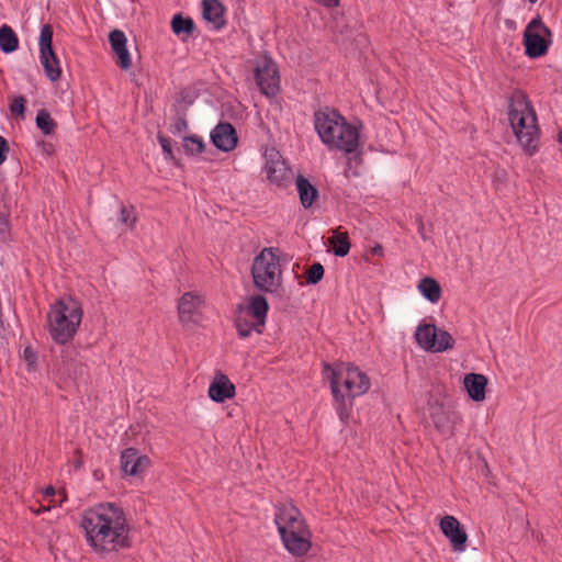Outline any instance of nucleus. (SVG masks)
Wrapping results in <instances>:
<instances>
[{
    "instance_id": "obj_7",
    "label": "nucleus",
    "mask_w": 562,
    "mask_h": 562,
    "mask_svg": "<svg viewBox=\"0 0 562 562\" xmlns=\"http://www.w3.org/2000/svg\"><path fill=\"white\" fill-rule=\"evenodd\" d=\"M254 79L260 92L267 98L276 97L280 92V74L276 61L262 54L254 60Z\"/></svg>"
},
{
    "instance_id": "obj_35",
    "label": "nucleus",
    "mask_w": 562,
    "mask_h": 562,
    "mask_svg": "<svg viewBox=\"0 0 562 562\" xmlns=\"http://www.w3.org/2000/svg\"><path fill=\"white\" fill-rule=\"evenodd\" d=\"M157 138L162 148L165 158L169 159V160H173L175 156H173V150H172V146H171V140L160 133L157 135Z\"/></svg>"
},
{
    "instance_id": "obj_23",
    "label": "nucleus",
    "mask_w": 562,
    "mask_h": 562,
    "mask_svg": "<svg viewBox=\"0 0 562 562\" xmlns=\"http://www.w3.org/2000/svg\"><path fill=\"white\" fill-rule=\"evenodd\" d=\"M429 416L438 431L446 432L449 429L450 418L443 404L429 402Z\"/></svg>"
},
{
    "instance_id": "obj_38",
    "label": "nucleus",
    "mask_w": 562,
    "mask_h": 562,
    "mask_svg": "<svg viewBox=\"0 0 562 562\" xmlns=\"http://www.w3.org/2000/svg\"><path fill=\"white\" fill-rule=\"evenodd\" d=\"M9 221L5 214L0 213V244L9 239Z\"/></svg>"
},
{
    "instance_id": "obj_11",
    "label": "nucleus",
    "mask_w": 562,
    "mask_h": 562,
    "mask_svg": "<svg viewBox=\"0 0 562 562\" xmlns=\"http://www.w3.org/2000/svg\"><path fill=\"white\" fill-rule=\"evenodd\" d=\"M440 530L449 539L453 551L465 550L468 535L454 516H445L440 521Z\"/></svg>"
},
{
    "instance_id": "obj_8",
    "label": "nucleus",
    "mask_w": 562,
    "mask_h": 562,
    "mask_svg": "<svg viewBox=\"0 0 562 562\" xmlns=\"http://www.w3.org/2000/svg\"><path fill=\"white\" fill-rule=\"evenodd\" d=\"M552 32L538 15L532 19L524 31L525 53L530 58H539L547 54L552 43Z\"/></svg>"
},
{
    "instance_id": "obj_26",
    "label": "nucleus",
    "mask_w": 562,
    "mask_h": 562,
    "mask_svg": "<svg viewBox=\"0 0 562 562\" xmlns=\"http://www.w3.org/2000/svg\"><path fill=\"white\" fill-rule=\"evenodd\" d=\"M19 47V38L11 26L3 24L0 27V49L10 54L18 49Z\"/></svg>"
},
{
    "instance_id": "obj_2",
    "label": "nucleus",
    "mask_w": 562,
    "mask_h": 562,
    "mask_svg": "<svg viewBox=\"0 0 562 562\" xmlns=\"http://www.w3.org/2000/svg\"><path fill=\"white\" fill-rule=\"evenodd\" d=\"M323 373L329 380L336 411L344 422L348 417L346 401L367 393L371 385L370 379L359 368L345 363L334 367L325 363Z\"/></svg>"
},
{
    "instance_id": "obj_44",
    "label": "nucleus",
    "mask_w": 562,
    "mask_h": 562,
    "mask_svg": "<svg viewBox=\"0 0 562 562\" xmlns=\"http://www.w3.org/2000/svg\"><path fill=\"white\" fill-rule=\"evenodd\" d=\"M45 496H54L57 494L56 490L53 486H47L44 491Z\"/></svg>"
},
{
    "instance_id": "obj_42",
    "label": "nucleus",
    "mask_w": 562,
    "mask_h": 562,
    "mask_svg": "<svg viewBox=\"0 0 562 562\" xmlns=\"http://www.w3.org/2000/svg\"><path fill=\"white\" fill-rule=\"evenodd\" d=\"M75 453L78 456V458L74 461V468L76 470H80L83 465L82 451L77 449Z\"/></svg>"
},
{
    "instance_id": "obj_45",
    "label": "nucleus",
    "mask_w": 562,
    "mask_h": 562,
    "mask_svg": "<svg viewBox=\"0 0 562 562\" xmlns=\"http://www.w3.org/2000/svg\"><path fill=\"white\" fill-rule=\"evenodd\" d=\"M58 496L60 497L59 504L61 505L63 502L67 501V495L65 490H59L57 492Z\"/></svg>"
},
{
    "instance_id": "obj_29",
    "label": "nucleus",
    "mask_w": 562,
    "mask_h": 562,
    "mask_svg": "<svg viewBox=\"0 0 562 562\" xmlns=\"http://www.w3.org/2000/svg\"><path fill=\"white\" fill-rule=\"evenodd\" d=\"M53 35L54 30L50 24H44L41 29L40 34V54L45 57L47 54L52 57L53 56Z\"/></svg>"
},
{
    "instance_id": "obj_34",
    "label": "nucleus",
    "mask_w": 562,
    "mask_h": 562,
    "mask_svg": "<svg viewBox=\"0 0 562 562\" xmlns=\"http://www.w3.org/2000/svg\"><path fill=\"white\" fill-rule=\"evenodd\" d=\"M325 270L322 263L314 262L306 271V283L317 284L324 277Z\"/></svg>"
},
{
    "instance_id": "obj_14",
    "label": "nucleus",
    "mask_w": 562,
    "mask_h": 562,
    "mask_svg": "<svg viewBox=\"0 0 562 562\" xmlns=\"http://www.w3.org/2000/svg\"><path fill=\"white\" fill-rule=\"evenodd\" d=\"M203 301L201 296L187 292L184 293L178 303V316L182 324H189L195 322V317L199 315V310Z\"/></svg>"
},
{
    "instance_id": "obj_16",
    "label": "nucleus",
    "mask_w": 562,
    "mask_h": 562,
    "mask_svg": "<svg viewBox=\"0 0 562 562\" xmlns=\"http://www.w3.org/2000/svg\"><path fill=\"white\" fill-rule=\"evenodd\" d=\"M238 308L255 319L257 326H265L267 314L269 311V304L267 299L262 294H256L248 299L247 305H239Z\"/></svg>"
},
{
    "instance_id": "obj_21",
    "label": "nucleus",
    "mask_w": 562,
    "mask_h": 562,
    "mask_svg": "<svg viewBox=\"0 0 562 562\" xmlns=\"http://www.w3.org/2000/svg\"><path fill=\"white\" fill-rule=\"evenodd\" d=\"M234 324L238 336L243 339L249 337L252 331L261 335L265 327L257 326L256 321L244 314L239 308H237Z\"/></svg>"
},
{
    "instance_id": "obj_49",
    "label": "nucleus",
    "mask_w": 562,
    "mask_h": 562,
    "mask_svg": "<svg viewBox=\"0 0 562 562\" xmlns=\"http://www.w3.org/2000/svg\"><path fill=\"white\" fill-rule=\"evenodd\" d=\"M44 510H47V508H46V507H43V508H41V509H37V513H41V512H44Z\"/></svg>"
},
{
    "instance_id": "obj_32",
    "label": "nucleus",
    "mask_w": 562,
    "mask_h": 562,
    "mask_svg": "<svg viewBox=\"0 0 562 562\" xmlns=\"http://www.w3.org/2000/svg\"><path fill=\"white\" fill-rule=\"evenodd\" d=\"M36 125L45 134L49 135L56 127L55 121L46 110H40L36 115Z\"/></svg>"
},
{
    "instance_id": "obj_43",
    "label": "nucleus",
    "mask_w": 562,
    "mask_h": 562,
    "mask_svg": "<svg viewBox=\"0 0 562 562\" xmlns=\"http://www.w3.org/2000/svg\"><path fill=\"white\" fill-rule=\"evenodd\" d=\"M417 224H418V233L420 234L422 238L426 240V235L424 234V222L420 216L417 217Z\"/></svg>"
},
{
    "instance_id": "obj_1",
    "label": "nucleus",
    "mask_w": 562,
    "mask_h": 562,
    "mask_svg": "<svg viewBox=\"0 0 562 562\" xmlns=\"http://www.w3.org/2000/svg\"><path fill=\"white\" fill-rule=\"evenodd\" d=\"M80 527L87 544L100 558L131 547L125 512L114 503H101L86 509Z\"/></svg>"
},
{
    "instance_id": "obj_41",
    "label": "nucleus",
    "mask_w": 562,
    "mask_h": 562,
    "mask_svg": "<svg viewBox=\"0 0 562 562\" xmlns=\"http://www.w3.org/2000/svg\"><path fill=\"white\" fill-rule=\"evenodd\" d=\"M23 355H24V359L30 363H34L35 360H36V355L35 352L30 348V347H26L24 350H23Z\"/></svg>"
},
{
    "instance_id": "obj_5",
    "label": "nucleus",
    "mask_w": 562,
    "mask_h": 562,
    "mask_svg": "<svg viewBox=\"0 0 562 562\" xmlns=\"http://www.w3.org/2000/svg\"><path fill=\"white\" fill-rule=\"evenodd\" d=\"M82 314V308L77 302L57 301L47 315L52 339L60 345L69 342L77 333Z\"/></svg>"
},
{
    "instance_id": "obj_31",
    "label": "nucleus",
    "mask_w": 562,
    "mask_h": 562,
    "mask_svg": "<svg viewBox=\"0 0 562 562\" xmlns=\"http://www.w3.org/2000/svg\"><path fill=\"white\" fill-rule=\"evenodd\" d=\"M183 149L188 155H198L204 151L205 144L196 135L186 136L183 137Z\"/></svg>"
},
{
    "instance_id": "obj_20",
    "label": "nucleus",
    "mask_w": 562,
    "mask_h": 562,
    "mask_svg": "<svg viewBox=\"0 0 562 562\" xmlns=\"http://www.w3.org/2000/svg\"><path fill=\"white\" fill-rule=\"evenodd\" d=\"M486 385L487 379L483 374L469 373L464 376V386L469 396L476 402H481L485 398Z\"/></svg>"
},
{
    "instance_id": "obj_12",
    "label": "nucleus",
    "mask_w": 562,
    "mask_h": 562,
    "mask_svg": "<svg viewBox=\"0 0 562 562\" xmlns=\"http://www.w3.org/2000/svg\"><path fill=\"white\" fill-rule=\"evenodd\" d=\"M121 470L126 475L138 476L144 473L150 464L147 456H140L135 448H127L122 451Z\"/></svg>"
},
{
    "instance_id": "obj_28",
    "label": "nucleus",
    "mask_w": 562,
    "mask_h": 562,
    "mask_svg": "<svg viewBox=\"0 0 562 562\" xmlns=\"http://www.w3.org/2000/svg\"><path fill=\"white\" fill-rule=\"evenodd\" d=\"M40 59L46 77L54 82L59 80L61 76V69L55 52H53L52 57L48 54L45 57L40 54Z\"/></svg>"
},
{
    "instance_id": "obj_48",
    "label": "nucleus",
    "mask_w": 562,
    "mask_h": 562,
    "mask_svg": "<svg viewBox=\"0 0 562 562\" xmlns=\"http://www.w3.org/2000/svg\"><path fill=\"white\" fill-rule=\"evenodd\" d=\"M44 510H47V508H46V507H43V508H41V509H37V513H41V512H44Z\"/></svg>"
},
{
    "instance_id": "obj_22",
    "label": "nucleus",
    "mask_w": 562,
    "mask_h": 562,
    "mask_svg": "<svg viewBox=\"0 0 562 562\" xmlns=\"http://www.w3.org/2000/svg\"><path fill=\"white\" fill-rule=\"evenodd\" d=\"M437 326L434 324L419 325L415 333L417 344L427 351H435Z\"/></svg>"
},
{
    "instance_id": "obj_15",
    "label": "nucleus",
    "mask_w": 562,
    "mask_h": 562,
    "mask_svg": "<svg viewBox=\"0 0 562 562\" xmlns=\"http://www.w3.org/2000/svg\"><path fill=\"white\" fill-rule=\"evenodd\" d=\"M236 394L235 385L224 373H217L210 384L209 396L216 403H223L225 400L233 398Z\"/></svg>"
},
{
    "instance_id": "obj_25",
    "label": "nucleus",
    "mask_w": 562,
    "mask_h": 562,
    "mask_svg": "<svg viewBox=\"0 0 562 562\" xmlns=\"http://www.w3.org/2000/svg\"><path fill=\"white\" fill-rule=\"evenodd\" d=\"M418 290L431 303H437L441 297V286L432 278L425 277L419 281Z\"/></svg>"
},
{
    "instance_id": "obj_3",
    "label": "nucleus",
    "mask_w": 562,
    "mask_h": 562,
    "mask_svg": "<svg viewBox=\"0 0 562 562\" xmlns=\"http://www.w3.org/2000/svg\"><path fill=\"white\" fill-rule=\"evenodd\" d=\"M314 126L322 142L329 148L352 154L359 145V134L355 126L335 109L325 106L315 111Z\"/></svg>"
},
{
    "instance_id": "obj_39",
    "label": "nucleus",
    "mask_w": 562,
    "mask_h": 562,
    "mask_svg": "<svg viewBox=\"0 0 562 562\" xmlns=\"http://www.w3.org/2000/svg\"><path fill=\"white\" fill-rule=\"evenodd\" d=\"M135 216H134V212H133V209H128V207H125V206H122L121 207V212H120V221L126 225H130V226H133V224L135 223Z\"/></svg>"
},
{
    "instance_id": "obj_17",
    "label": "nucleus",
    "mask_w": 562,
    "mask_h": 562,
    "mask_svg": "<svg viewBox=\"0 0 562 562\" xmlns=\"http://www.w3.org/2000/svg\"><path fill=\"white\" fill-rule=\"evenodd\" d=\"M109 41L112 47V50L116 55V64L123 69L127 70L132 66V60L130 53L126 48V36L124 32L120 30H113L109 35Z\"/></svg>"
},
{
    "instance_id": "obj_4",
    "label": "nucleus",
    "mask_w": 562,
    "mask_h": 562,
    "mask_svg": "<svg viewBox=\"0 0 562 562\" xmlns=\"http://www.w3.org/2000/svg\"><path fill=\"white\" fill-rule=\"evenodd\" d=\"M508 120L517 140L529 155L536 151L539 127L533 108L521 93L515 94L508 105Z\"/></svg>"
},
{
    "instance_id": "obj_30",
    "label": "nucleus",
    "mask_w": 562,
    "mask_h": 562,
    "mask_svg": "<svg viewBox=\"0 0 562 562\" xmlns=\"http://www.w3.org/2000/svg\"><path fill=\"white\" fill-rule=\"evenodd\" d=\"M172 32L177 35L192 34L194 31V22L191 18H184L181 14H176L171 21Z\"/></svg>"
},
{
    "instance_id": "obj_47",
    "label": "nucleus",
    "mask_w": 562,
    "mask_h": 562,
    "mask_svg": "<svg viewBox=\"0 0 562 562\" xmlns=\"http://www.w3.org/2000/svg\"><path fill=\"white\" fill-rule=\"evenodd\" d=\"M558 140L562 144V130L558 134Z\"/></svg>"
},
{
    "instance_id": "obj_13",
    "label": "nucleus",
    "mask_w": 562,
    "mask_h": 562,
    "mask_svg": "<svg viewBox=\"0 0 562 562\" xmlns=\"http://www.w3.org/2000/svg\"><path fill=\"white\" fill-rule=\"evenodd\" d=\"M211 140L217 149L227 153L236 148L238 136L231 123L222 122L211 132Z\"/></svg>"
},
{
    "instance_id": "obj_6",
    "label": "nucleus",
    "mask_w": 562,
    "mask_h": 562,
    "mask_svg": "<svg viewBox=\"0 0 562 562\" xmlns=\"http://www.w3.org/2000/svg\"><path fill=\"white\" fill-rule=\"evenodd\" d=\"M254 285L261 292L276 293L282 284V272L278 249L263 248L251 266Z\"/></svg>"
},
{
    "instance_id": "obj_10",
    "label": "nucleus",
    "mask_w": 562,
    "mask_h": 562,
    "mask_svg": "<svg viewBox=\"0 0 562 562\" xmlns=\"http://www.w3.org/2000/svg\"><path fill=\"white\" fill-rule=\"evenodd\" d=\"M312 533L307 528H301L300 531H291L286 533V530H282L281 540L285 549L294 557L305 555L312 547Z\"/></svg>"
},
{
    "instance_id": "obj_36",
    "label": "nucleus",
    "mask_w": 562,
    "mask_h": 562,
    "mask_svg": "<svg viewBox=\"0 0 562 562\" xmlns=\"http://www.w3.org/2000/svg\"><path fill=\"white\" fill-rule=\"evenodd\" d=\"M26 100L23 95L14 98L10 104V111L12 114L23 117L25 112Z\"/></svg>"
},
{
    "instance_id": "obj_40",
    "label": "nucleus",
    "mask_w": 562,
    "mask_h": 562,
    "mask_svg": "<svg viewBox=\"0 0 562 562\" xmlns=\"http://www.w3.org/2000/svg\"><path fill=\"white\" fill-rule=\"evenodd\" d=\"M8 151H9L8 142L4 137L0 136V165L5 161Z\"/></svg>"
},
{
    "instance_id": "obj_50",
    "label": "nucleus",
    "mask_w": 562,
    "mask_h": 562,
    "mask_svg": "<svg viewBox=\"0 0 562 562\" xmlns=\"http://www.w3.org/2000/svg\"><path fill=\"white\" fill-rule=\"evenodd\" d=\"M44 510H47V508H46V507H43V508H41V509H37V513H41V512H44Z\"/></svg>"
},
{
    "instance_id": "obj_33",
    "label": "nucleus",
    "mask_w": 562,
    "mask_h": 562,
    "mask_svg": "<svg viewBox=\"0 0 562 562\" xmlns=\"http://www.w3.org/2000/svg\"><path fill=\"white\" fill-rule=\"evenodd\" d=\"M436 336V346L434 352H442L453 347L454 339L448 331L437 328Z\"/></svg>"
},
{
    "instance_id": "obj_51",
    "label": "nucleus",
    "mask_w": 562,
    "mask_h": 562,
    "mask_svg": "<svg viewBox=\"0 0 562 562\" xmlns=\"http://www.w3.org/2000/svg\"><path fill=\"white\" fill-rule=\"evenodd\" d=\"M530 3H536L538 0H528Z\"/></svg>"
},
{
    "instance_id": "obj_46",
    "label": "nucleus",
    "mask_w": 562,
    "mask_h": 562,
    "mask_svg": "<svg viewBox=\"0 0 562 562\" xmlns=\"http://www.w3.org/2000/svg\"><path fill=\"white\" fill-rule=\"evenodd\" d=\"M373 252L376 254V255H382L383 252V248L382 246L378 245L373 248Z\"/></svg>"
},
{
    "instance_id": "obj_27",
    "label": "nucleus",
    "mask_w": 562,
    "mask_h": 562,
    "mask_svg": "<svg viewBox=\"0 0 562 562\" xmlns=\"http://www.w3.org/2000/svg\"><path fill=\"white\" fill-rule=\"evenodd\" d=\"M328 244L333 247L334 255L338 257L347 256L351 247L347 232H335V234L328 238Z\"/></svg>"
},
{
    "instance_id": "obj_24",
    "label": "nucleus",
    "mask_w": 562,
    "mask_h": 562,
    "mask_svg": "<svg viewBox=\"0 0 562 562\" xmlns=\"http://www.w3.org/2000/svg\"><path fill=\"white\" fill-rule=\"evenodd\" d=\"M296 189L300 195L302 205L307 209L312 206L318 196L317 189L303 176L299 175L296 178Z\"/></svg>"
},
{
    "instance_id": "obj_18",
    "label": "nucleus",
    "mask_w": 562,
    "mask_h": 562,
    "mask_svg": "<svg viewBox=\"0 0 562 562\" xmlns=\"http://www.w3.org/2000/svg\"><path fill=\"white\" fill-rule=\"evenodd\" d=\"M265 169L267 178L277 184H281L289 173V169L284 160L281 159L279 153L270 155L269 159H267Z\"/></svg>"
},
{
    "instance_id": "obj_37",
    "label": "nucleus",
    "mask_w": 562,
    "mask_h": 562,
    "mask_svg": "<svg viewBox=\"0 0 562 562\" xmlns=\"http://www.w3.org/2000/svg\"><path fill=\"white\" fill-rule=\"evenodd\" d=\"M188 128V121L184 116L178 115L173 123L170 124V132L173 135L180 134Z\"/></svg>"
},
{
    "instance_id": "obj_9",
    "label": "nucleus",
    "mask_w": 562,
    "mask_h": 562,
    "mask_svg": "<svg viewBox=\"0 0 562 562\" xmlns=\"http://www.w3.org/2000/svg\"><path fill=\"white\" fill-rule=\"evenodd\" d=\"M274 522L280 537H282L283 529L286 530V533H290L291 531H300L301 528L308 527L300 509L292 503L277 506Z\"/></svg>"
},
{
    "instance_id": "obj_19",
    "label": "nucleus",
    "mask_w": 562,
    "mask_h": 562,
    "mask_svg": "<svg viewBox=\"0 0 562 562\" xmlns=\"http://www.w3.org/2000/svg\"><path fill=\"white\" fill-rule=\"evenodd\" d=\"M203 18L211 22L216 30L222 29L226 21L224 19V7L218 0H203Z\"/></svg>"
}]
</instances>
